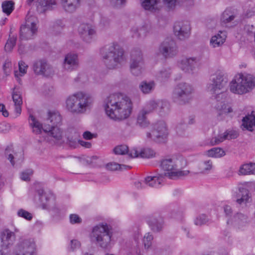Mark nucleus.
<instances>
[{"mask_svg":"<svg viewBox=\"0 0 255 255\" xmlns=\"http://www.w3.org/2000/svg\"><path fill=\"white\" fill-rule=\"evenodd\" d=\"M161 181L160 176H149L145 178L142 182L150 187H157L161 184Z\"/></svg>","mask_w":255,"mask_h":255,"instance_id":"obj_32","label":"nucleus"},{"mask_svg":"<svg viewBox=\"0 0 255 255\" xmlns=\"http://www.w3.org/2000/svg\"><path fill=\"white\" fill-rule=\"evenodd\" d=\"M17 37L16 36L9 35V38L5 45L4 50L6 52H10L16 44Z\"/></svg>","mask_w":255,"mask_h":255,"instance_id":"obj_44","label":"nucleus"},{"mask_svg":"<svg viewBox=\"0 0 255 255\" xmlns=\"http://www.w3.org/2000/svg\"><path fill=\"white\" fill-rule=\"evenodd\" d=\"M70 220L72 224L80 223L82 222L81 219L76 214H71L70 216Z\"/></svg>","mask_w":255,"mask_h":255,"instance_id":"obj_63","label":"nucleus"},{"mask_svg":"<svg viewBox=\"0 0 255 255\" xmlns=\"http://www.w3.org/2000/svg\"><path fill=\"white\" fill-rule=\"evenodd\" d=\"M193 91L192 86L189 84L179 83L175 86L172 92V99L174 103L178 105H186L192 100Z\"/></svg>","mask_w":255,"mask_h":255,"instance_id":"obj_8","label":"nucleus"},{"mask_svg":"<svg viewBox=\"0 0 255 255\" xmlns=\"http://www.w3.org/2000/svg\"><path fill=\"white\" fill-rule=\"evenodd\" d=\"M29 119L31 121L29 124L30 127L32 128L33 132L35 134L40 133L42 129V125L31 115L29 116Z\"/></svg>","mask_w":255,"mask_h":255,"instance_id":"obj_36","label":"nucleus"},{"mask_svg":"<svg viewBox=\"0 0 255 255\" xmlns=\"http://www.w3.org/2000/svg\"><path fill=\"white\" fill-rule=\"evenodd\" d=\"M213 162L211 160H205L200 164V173H208L213 168Z\"/></svg>","mask_w":255,"mask_h":255,"instance_id":"obj_40","label":"nucleus"},{"mask_svg":"<svg viewBox=\"0 0 255 255\" xmlns=\"http://www.w3.org/2000/svg\"><path fill=\"white\" fill-rule=\"evenodd\" d=\"M12 255H36V248L33 239H22L15 246Z\"/></svg>","mask_w":255,"mask_h":255,"instance_id":"obj_11","label":"nucleus"},{"mask_svg":"<svg viewBox=\"0 0 255 255\" xmlns=\"http://www.w3.org/2000/svg\"><path fill=\"white\" fill-rule=\"evenodd\" d=\"M131 36L133 38H138L141 37L139 33V28L133 27L131 29Z\"/></svg>","mask_w":255,"mask_h":255,"instance_id":"obj_64","label":"nucleus"},{"mask_svg":"<svg viewBox=\"0 0 255 255\" xmlns=\"http://www.w3.org/2000/svg\"><path fill=\"white\" fill-rule=\"evenodd\" d=\"M13 152V147L12 145L7 146L5 150V154L7 159L10 161L11 164L13 166L14 165V161L13 160L14 156L12 154Z\"/></svg>","mask_w":255,"mask_h":255,"instance_id":"obj_49","label":"nucleus"},{"mask_svg":"<svg viewBox=\"0 0 255 255\" xmlns=\"http://www.w3.org/2000/svg\"><path fill=\"white\" fill-rule=\"evenodd\" d=\"M144 64L142 53L139 49H133L131 53L130 70L135 76L140 75L143 70Z\"/></svg>","mask_w":255,"mask_h":255,"instance_id":"obj_12","label":"nucleus"},{"mask_svg":"<svg viewBox=\"0 0 255 255\" xmlns=\"http://www.w3.org/2000/svg\"><path fill=\"white\" fill-rule=\"evenodd\" d=\"M182 158H170L163 159L161 162V167L164 170L167 171L165 175L172 179L187 176L189 171L188 170H179V168L182 167Z\"/></svg>","mask_w":255,"mask_h":255,"instance_id":"obj_6","label":"nucleus"},{"mask_svg":"<svg viewBox=\"0 0 255 255\" xmlns=\"http://www.w3.org/2000/svg\"><path fill=\"white\" fill-rule=\"evenodd\" d=\"M239 172L243 175L255 174V163H250L243 165Z\"/></svg>","mask_w":255,"mask_h":255,"instance_id":"obj_35","label":"nucleus"},{"mask_svg":"<svg viewBox=\"0 0 255 255\" xmlns=\"http://www.w3.org/2000/svg\"><path fill=\"white\" fill-rule=\"evenodd\" d=\"M171 73L170 68H164L156 74V77L158 80L161 82L165 81L170 77Z\"/></svg>","mask_w":255,"mask_h":255,"instance_id":"obj_33","label":"nucleus"},{"mask_svg":"<svg viewBox=\"0 0 255 255\" xmlns=\"http://www.w3.org/2000/svg\"><path fill=\"white\" fill-rule=\"evenodd\" d=\"M61 3L66 11L72 13L80 7L81 0H61Z\"/></svg>","mask_w":255,"mask_h":255,"instance_id":"obj_25","label":"nucleus"},{"mask_svg":"<svg viewBox=\"0 0 255 255\" xmlns=\"http://www.w3.org/2000/svg\"><path fill=\"white\" fill-rule=\"evenodd\" d=\"M173 30L174 34L178 39L184 40L190 35V24L187 21H177L174 24Z\"/></svg>","mask_w":255,"mask_h":255,"instance_id":"obj_16","label":"nucleus"},{"mask_svg":"<svg viewBox=\"0 0 255 255\" xmlns=\"http://www.w3.org/2000/svg\"><path fill=\"white\" fill-rule=\"evenodd\" d=\"M0 239L2 246L6 248L13 244L15 240V235L14 232L6 229L1 232Z\"/></svg>","mask_w":255,"mask_h":255,"instance_id":"obj_23","label":"nucleus"},{"mask_svg":"<svg viewBox=\"0 0 255 255\" xmlns=\"http://www.w3.org/2000/svg\"><path fill=\"white\" fill-rule=\"evenodd\" d=\"M155 87V83L153 81H143L139 85V89L144 94L152 92Z\"/></svg>","mask_w":255,"mask_h":255,"instance_id":"obj_31","label":"nucleus"},{"mask_svg":"<svg viewBox=\"0 0 255 255\" xmlns=\"http://www.w3.org/2000/svg\"><path fill=\"white\" fill-rule=\"evenodd\" d=\"M81 246V244L79 241L76 240H72L70 242V248L69 249L74 251L78 249H79Z\"/></svg>","mask_w":255,"mask_h":255,"instance_id":"obj_59","label":"nucleus"},{"mask_svg":"<svg viewBox=\"0 0 255 255\" xmlns=\"http://www.w3.org/2000/svg\"><path fill=\"white\" fill-rule=\"evenodd\" d=\"M18 66L19 72L21 73L20 76H22L26 73L28 66L24 62L20 61L18 63Z\"/></svg>","mask_w":255,"mask_h":255,"instance_id":"obj_58","label":"nucleus"},{"mask_svg":"<svg viewBox=\"0 0 255 255\" xmlns=\"http://www.w3.org/2000/svg\"><path fill=\"white\" fill-rule=\"evenodd\" d=\"M159 53L165 58H171L177 55V47L174 40L167 38L162 42L159 47Z\"/></svg>","mask_w":255,"mask_h":255,"instance_id":"obj_14","label":"nucleus"},{"mask_svg":"<svg viewBox=\"0 0 255 255\" xmlns=\"http://www.w3.org/2000/svg\"><path fill=\"white\" fill-rule=\"evenodd\" d=\"M62 118L58 112H49L48 117L47 119L48 123L47 126H58L61 123Z\"/></svg>","mask_w":255,"mask_h":255,"instance_id":"obj_28","label":"nucleus"},{"mask_svg":"<svg viewBox=\"0 0 255 255\" xmlns=\"http://www.w3.org/2000/svg\"><path fill=\"white\" fill-rule=\"evenodd\" d=\"M155 154V152L150 148H146L140 149V157L148 158L154 157Z\"/></svg>","mask_w":255,"mask_h":255,"instance_id":"obj_45","label":"nucleus"},{"mask_svg":"<svg viewBox=\"0 0 255 255\" xmlns=\"http://www.w3.org/2000/svg\"><path fill=\"white\" fill-rule=\"evenodd\" d=\"M113 151L116 154L124 155L128 152V148L126 145H120L115 147Z\"/></svg>","mask_w":255,"mask_h":255,"instance_id":"obj_46","label":"nucleus"},{"mask_svg":"<svg viewBox=\"0 0 255 255\" xmlns=\"http://www.w3.org/2000/svg\"><path fill=\"white\" fill-rule=\"evenodd\" d=\"M34 0H27V3L30 4ZM37 2L39 5L43 7L44 9H50L52 8L53 5L56 4L55 0H37Z\"/></svg>","mask_w":255,"mask_h":255,"instance_id":"obj_39","label":"nucleus"},{"mask_svg":"<svg viewBox=\"0 0 255 255\" xmlns=\"http://www.w3.org/2000/svg\"><path fill=\"white\" fill-rule=\"evenodd\" d=\"M14 2L12 0H5L2 3V11L7 15H9L14 8Z\"/></svg>","mask_w":255,"mask_h":255,"instance_id":"obj_42","label":"nucleus"},{"mask_svg":"<svg viewBox=\"0 0 255 255\" xmlns=\"http://www.w3.org/2000/svg\"><path fill=\"white\" fill-rule=\"evenodd\" d=\"M157 109V101H150L146 105V108H143L145 111H148V114L152 112L155 109Z\"/></svg>","mask_w":255,"mask_h":255,"instance_id":"obj_54","label":"nucleus"},{"mask_svg":"<svg viewBox=\"0 0 255 255\" xmlns=\"http://www.w3.org/2000/svg\"><path fill=\"white\" fill-rule=\"evenodd\" d=\"M100 54L106 67L110 69L120 67L125 60L124 50L117 43H112L102 48Z\"/></svg>","mask_w":255,"mask_h":255,"instance_id":"obj_4","label":"nucleus"},{"mask_svg":"<svg viewBox=\"0 0 255 255\" xmlns=\"http://www.w3.org/2000/svg\"><path fill=\"white\" fill-rule=\"evenodd\" d=\"M38 20L33 15H27L25 23L20 29L19 39L21 40H28L33 38L37 30L36 26Z\"/></svg>","mask_w":255,"mask_h":255,"instance_id":"obj_10","label":"nucleus"},{"mask_svg":"<svg viewBox=\"0 0 255 255\" xmlns=\"http://www.w3.org/2000/svg\"><path fill=\"white\" fill-rule=\"evenodd\" d=\"M43 130L47 133V135L53 139L54 142L62 140L63 131L59 126H45Z\"/></svg>","mask_w":255,"mask_h":255,"instance_id":"obj_21","label":"nucleus"},{"mask_svg":"<svg viewBox=\"0 0 255 255\" xmlns=\"http://www.w3.org/2000/svg\"><path fill=\"white\" fill-rule=\"evenodd\" d=\"M143 8L151 12L158 11L162 7L160 0H140Z\"/></svg>","mask_w":255,"mask_h":255,"instance_id":"obj_24","label":"nucleus"},{"mask_svg":"<svg viewBox=\"0 0 255 255\" xmlns=\"http://www.w3.org/2000/svg\"><path fill=\"white\" fill-rule=\"evenodd\" d=\"M255 86V78L250 74L236 76L230 84V90L235 94H243L249 92Z\"/></svg>","mask_w":255,"mask_h":255,"instance_id":"obj_7","label":"nucleus"},{"mask_svg":"<svg viewBox=\"0 0 255 255\" xmlns=\"http://www.w3.org/2000/svg\"><path fill=\"white\" fill-rule=\"evenodd\" d=\"M208 221L205 215L203 214L198 216L195 220V224L198 226H201L205 224Z\"/></svg>","mask_w":255,"mask_h":255,"instance_id":"obj_56","label":"nucleus"},{"mask_svg":"<svg viewBox=\"0 0 255 255\" xmlns=\"http://www.w3.org/2000/svg\"><path fill=\"white\" fill-rule=\"evenodd\" d=\"M238 14L237 10L235 8L229 7L223 12L221 21L222 23H227L234 19Z\"/></svg>","mask_w":255,"mask_h":255,"instance_id":"obj_26","label":"nucleus"},{"mask_svg":"<svg viewBox=\"0 0 255 255\" xmlns=\"http://www.w3.org/2000/svg\"><path fill=\"white\" fill-rule=\"evenodd\" d=\"M198 61L196 57H184L178 60L177 66L182 71L190 73L195 69Z\"/></svg>","mask_w":255,"mask_h":255,"instance_id":"obj_19","label":"nucleus"},{"mask_svg":"<svg viewBox=\"0 0 255 255\" xmlns=\"http://www.w3.org/2000/svg\"><path fill=\"white\" fill-rule=\"evenodd\" d=\"M139 152L140 150H138L136 148H133L130 150L128 149V152L127 154L132 158L140 157Z\"/></svg>","mask_w":255,"mask_h":255,"instance_id":"obj_60","label":"nucleus"},{"mask_svg":"<svg viewBox=\"0 0 255 255\" xmlns=\"http://www.w3.org/2000/svg\"><path fill=\"white\" fill-rule=\"evenodd\" d=\"M227 139H235L239 136L238 131L235 130H227L225 132Z\"/></svg>","mask_w":255,"mask_h":255,"instance_id":"obj_53","label":"nucleus"},{"mask_svg":"<svg viewBox=\"0 0 255 255\" xmlns=\"http://www.w3.org/2000/svg\"><path fill=\"white\" fill-rule=\"evenodd\" d=\"M185 123L184 124L182 123H179L176 127V130L177 134L179 135L183 134V131L185 130L186 126Z\"/></svg>","mask_w":255,"mask_h":255,"instance_id":"obj_61","label":"nucleus"},{"mask_svg":"<svg viewBox=\"0 0 255 255\" xmlns=\"http://www.w3.org/2000/svg\"><path fill=\"white\" fill-rule=\"evenodd\" d=\"M104 107L107 115L114 121H122L131 114L132 103L130 99L121 93L109 95L104 101Z\"/></svg>","mask_w":255,"mask_h":255,"instance_id":"obj_1","label":"nucleus"},{"mask_svg":"<svg viewBox=\"0 0 255 255\" xmlns=\"http://www.w3.org/2000/svg\"><path fill=\"white\" fill-rule=\"evenodd\" d=\"M112 227L106 222H102L94 226L91 238L96 245L103 250H111L114 244Z\"/></svg>","mask_w":255,"mask_h":255,"instance_id":"obj_3","label":"nucleus"},{"mask_svg":"<svg viewBox=\"0 0 255 255\" xmlns=\"http://www.w3.org/2000/svg\"><path fill=\"white\" fill-rule=\"evenodd\" d=\"M243 126L248 130L252 131L253 127L255 126V117L249 115L243 119Z\"/></svg>","mask_w":255,"mask_h":255,"instance_id":"obj_37","label":"nucleus"},{"mask_svg":"<svg viewBox=\"0 0 255 255\" xmlns=\"http://www.w3.org/2000/svg\"><path fill=\"white\" fill-rule=\"evenodd\" d=\"M222 32L221 34H217L212 37L210 40V44L213 47H217L222 45L225 41L226 36L224 34L221 35Z\"/></svg>","mask_w":255,"mask_h":255,"instance_id":"obj_34","label":"nucleus"},{"mask_svg":"<svg viewBox=\"0 0 255 255\" xmlns=\"http://www.w3.org/2000/svg\"><path fill=\"white\" fill-rule=\"evenodd\" d=\"M17 215L28 221H30L33 218V214L28 211L21 209L19 210L17 213Z\"/></svg>","mask_w":255,"mask_h":255,"instance_id":"obj_48","label":"nucleus"},{"mask_svg":"<svg viewBox=\"0 0 255 255\" xmlns=\"http://www.w3.org/2000/svg\"><path fill=\"white\" fill-rule=\"evenodd\" d=\"M30 193L33 196V201L36 205L41 207L49 206V202L54 200L55 196L51 192L46 193L44 191L43 185L39 182H35L31 186Z\"/></svg>","mask_w":255,"mask_h":255,"instance_id":"obj_9","label":"nucleus"},{"mask_svg":"<svg viewBox=\"0 0 255 255\" xmlns=\"http://www.w3.org/2000/svg\"><path fill=\"white\" fill-rule=\"evenodd\" d=\"M147 223L153 232H160L163 229L165 223L162 216L154 214L147 217Z\"/></svg>","mask_w":255,"mask_h":255,"instance_id":"obj_18","label":"nucleus"},{"mask_svg":"<svg viewBox=\"0 0 255 255\" xmlns=\"http://www.w3.org/2000/svg\"><path fill=\"white\" fill-rule=\"evenodd\" d=\"M78 31L81 38L86 42H90L96 34L94 28L91 25L87 23L80 24Z\"/></svg>","mask_w":255,"mask_h":255,"instance_id":"obj_20","label":"nucleus"},{"mask_svg":"<svg viewBox=\"0 0 255 255\" xmlns=\"http://www.w3.org/2000/svg\"><path fill=\"white\" fill-rule=\"evenodd\" d=\"M107 169L111 171H115L117 170H123V169H129L130 166L124 164H120L116 162H111L108 163L106 165Z\"/></svg>","mask_w":255,"mask_h":255,"instance_id":"obj_43","label":"nucleus"},{"mask_svg":"<svg viewBox=\"0 0 255 255\" xmlns=\"http://www.w3.org/2000/svg\"><path fill=\"white\" fill-rule=\"evenodd\" d=\"M74 135L73 136L66 137L67 139V142L68 144L71 147H75L76 145L77 141L79 140L78 138L79 137V133H73Z\"/></svg>","mask_w":255,"mask_h":255,"instance_id":"obj_50","label":"nucleus"},{"mask_svg":"<svg viewBox=\"0 0 255 255\" xmlns=\"http://www.w3.org/2000/svg\"><path fill=\"white\" fill-rule=\"evenodd\" d=\"M248 184H242L239 187V196L240 198L237 199V202L240 205H246L252 201L251 194L249 190Z\"/></svg>","mask_w":255,"mask_h":255,"instance_id":"obj_22","label":"nucleus"},{"mask_svg":"<svg viewBox=\"0 0 255 255\" xmlns=\"http://www.w3.org/2000/svg\"><path fill=\"white\" fill-rule=\"evenodd\" d=\"M12 98L14 103L15 112L19 115L21 112V106L22 104L21 95L19 92L15 91L14 89L12 92Z\"/></svg>","mask_w":255,"mask_h":255,"instance_id":"obj_29","label":"nucleus"},{"mask_svg":"<svg viewBox=\"0 0 255 255\" xmlns=\"http://www.w3.org/2000/svg\"><path fill=\"white\" fill-rule=\"evenodd\" d=\"M228 79L226 76L221 73L211 76L207 84V90L212 95V98L217 102L215 108L218 111V117L222 120L227 114L232 113V108L222 101L225 97L224 90L227 85Z\"/></svg>","mask_w":255,"mask_h":255,"instance_id":"obj_2","label":"nucleus"},{"mask_svg":"<svg viewBox=\"0 0 255 255\" xmlns=\"http://www.w3.org/2000/svg\"><path fill=\"white\" fill-rule=\"evenodd\" d=\"M207 154L209 157L220 158L225 155V152L221 148L214 147L207 151Z\"/></svg>","mask_w":255,"mask_h":255,"instance_id":"obj_38","label":"nucleus"},{"mask_svg":"<svg viewBox=\"0 0 255 255\" xmlns=\"http://www.w3.org/2000/svg\"><path fill=\"white\" fill-rule=\"evenodd\" d=\"M226 139H227V138L224 133L223 134L219 135L218 136L212 138L211 143L212 145H216L223 142Z\"/></svg>","mask_w":255,"mask_h":255,"instance_id":"obj_55","label":"nucleus"},{"mask_svg":"<svg viewBox=\"0 0 255 255\" xmlns=\"http://www.w3.org/2000/svg\"><path fill=\"white\" fill-rule=\"evenodd\" d=\"M33 174L32 169H29L21 172L20 174V178L23 181H29L30 180V176Z\"/></svg>","mask_w":255,"mask_h":255,"instance_id":"obj_57","label":"nucleus"},{"mask_svg":"<svg viewBox=\"0 0 255 255\" xmlns=\"http://www.w3.org/2000/svg\"><path fill=\"white\" fill-rule=\"evenodd\" d=\"M32 69L36 75L49 76L54 73L52 67L45 59H39L34 62Z\"/></svg>","mask_w":255,"mask_h":255,"instance_id":"obj_15","label":"nucleus"},{"mask_svg":"<svg viewBox=\"0 0 255 255\" xmlns=\"http://www.w3.org/2000/svg\"><path fill=\"white\" fill-rule=\"evenodd\" d=\"M139 31L140 37H145L146 34L150 31V25L145 24L142 26L139 27Z\"/></svg>","mask_w":255,"mask_h":255,"instance_id":"obj_52","label":"nucleus"},{"mask_svg":"<svg viewBox=\"0 0 255 255\" xmlns=\"http://www.w3.org/2000/svg\"><path fill=\"white\" fill-rule=\"evenodd\" d=\"M163 3L167 8L170 10H173L177 6L183 5L191 4L193 0H162Z\"/></svg>","mask_w":255,"mask_h":255,"instance_id":"obj_27","label":"nucleus"},{"mask_svg":"<svg viewBox=\"0 0 255 255\" xmlns=\"http://www.w3.org/2000/svg\"><path fill=\"white\" fill-rule=\"evenodd\" d=\"M234 218L235 221L237 222L239 225H246L248 223L247 217L243 214L238 213L234 216Z\"/></svg>","mask_w":255,"mask_h":255,"instance_id":"obj_47","label":"nucleus"},{"mask_svg":"<svg viewBox=\"0 0 255 255\" xmlns=\"http://www.w3.org/2000/svg\"><path fill=\"white\" fill-rule=\"evenodd\" d=\"M153 240V236L149 233H146L143 239V243L145 248L148 249L151 245V241Z\"/></svg>","mask_w":255,"mask_h":255,"instance_id":"obj_51","label":"nucleus"},{"mask_svg":"<svg viewBox=\"0 0 255 255\" xmlns=\"http://www.w3.org/2000/svg\"><path fill=\"white\" fill-rule=\"evenodd\" d=\"M11 64L9 62H5L3 65V70L6 75H8L10 72Z\"/></svg>","mask_w":255,"mask_h":255,"instance_id":"obj_62","label":"nucleus"},{"mask_svg":"<svg viewBox=\"0 0 255 255\" xmlns=\"http://www.w3.org/2000/svg\"><path fill=\"white\" fill-rule=\"evenodd\" d=\"M148 111H145V109L140 110L137 115V124L141 128H145L149 125V122L146 118V115L148 114Z\"/></svg>","mask_w":255,"mask_h":255,"instance_id":"obj_30","label":"nucleus"},{"mask_svg":"<svg viewBox=\"0 0 255 255\" xmlns=\"http://www.w3.org/2000/svg\"><path fill=\"white\" fill-rule=\"evenodd\" d=\"M79 66L78 55L74 53H69L65 55L62 63L63 68L67 71L76 70Z\"/></svg>","mask_w":255,"mask_h":255,"instance_id":"obj_17","label":"nucleus"},{"mask_svg":"<svg viewBox=\"0 0 255 255\" xmlns=\"http://www.w3.org/2000/svg\"><path fill=\"white\" fill-rule=\"evenodd\" d=\"M161 115L167 113L169 110V104L165 101H157V109Z\"/></svg>","mask_w":255,"mask_h":255,"instance_id":"obj_41","label":"nucleus"},{"mask_svg":"<svg viewBox=\"0 0 255 255\" xmlns=\"http://www.w3.org/2000/svg\"><path fill=\"white\" fill-rule=\"evenodd\" d=\"M168 134V128L165 122L159 121L153 125L151 132L146 133V137L156 142H161L163 141Z\"/></svg>","mask_w":255,"mask_h":255,"instance_id":"obj_13","label":"nucleus"},{"mask_svg":"<svg viewBox=\"0 0 255 255\" xmlns=\"http://www.w3.org/2000/svg\"><path fill=\"white\" fill-rule=\"evenodd\" d=\"M90 97L83 92H77L69 96L66 101L67 110L74 115H82L91 108Z\"/></svg>","mask_w":255,"mask_h":255,"instance_id":"obj_5","label":"nucleus"}]
</instances>
